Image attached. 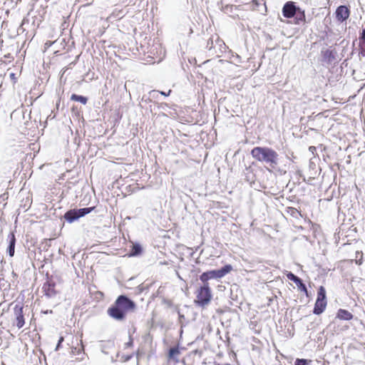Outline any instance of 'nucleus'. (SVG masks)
<instances>
[{"label":"nucleus","mask_w":365,"mask_h":365,"mask_svg":"<svg viewBox=\"0 0 365 365\" xmlns=\"http://www.w3.org/2000/svg\"><path fill=\"white\" fill-rule=\"evenodd\" d=\"M83 349H84L83 345L82 344V341H81L80 344H77V346L72 347L71 353L73 355H76V356L83 355L84 354Z\"/></svg>","instance_id":"obj_14"},{"label":"nucleus","mask_w":365,"mask_h":365,"mask_svg":"<svg viewBox=\"0 0 365 365\" xmlns=\"http://www.w3.org/2000/svg\"><path fill=\"white\" fill-rule=\"evenodd\" d=\"M309 362H311V361L304 359H297L295 361L294 365H307Z\"/></svg>","instance_id":"obj_22"},{"label":"nucleus","mask_w":365,"mask_h":365,"mask_svg":"<svg viewBox=\"0 0 365 365\" xmlns=\"http://www.w3.org/2000/svg\"><path fill=\"white\" fill-rule=\"evenodd\" d=\"M297 10L298 9L295 6L294 2L288 1L284 5L282 13L284 17L292 18L295 16Z\"/></svg>","instance_id":"obj_6"},{"label":"nucleus","mask_w":365,"mask_h":365,"mask_svg":"<svg viewBox=\"0 0 365 365\" xmlns=\"http://www.w3.org/2000/svg\"><path fill=\"white\" fill-rule=\"evenodd\" d=\"M236 58L237 59V61H236L237 63H240V57L238 56V55H236Z\"/></svg>","instance_id":"obj_30"},{"label":"nucleus","mask_w":365,"mask_h":365,"mask_svg":"<svg viewBox=\"0 0 365 365\" xmlns=\"http://www.w3.org/2000/svg\"><path fill=\"white\" fill-rule=\"evenodd\" d=\"M142 252V248L140 245L135 244L133 245L130 256H137L139 255Z\"/></svg>","instance_id":"obj_16"},{"label":"nucleus","mask_w":365,"mask_h":365,"mask_svg":"<svg viewBox=\"0 0 365 365\" xmlns=\"http://www.w3.org/2000/svg\"><path fill=\"white\" fill-rule=\"evenodd\" d=\"M207 48L209 51H212V49H215L214 39L212 37L210 38V39H208L207 43Z\"/></svg>","instance_id":"obj_24"},{"label":"nucleus","mask_w":365,"mask_h":365,"mask_svg":"<svg viewBox=\"0 0 365 365\" xmlns=\"http://www.w3.org/2000/svg\"><path fill=\"white\" fill-rule=\"evenodd\" d=\"M356 263H358L359 264H361L362 263L361 258L359 261H356Z\"/></svg>","instance_id":"obj_32"},{"label":"nucleus","mask_w":365,"mask_h":365,"mask_svg":"<svg viewBox=\"0 0 365 365\" xmlns=\"http://www.w3.org/2000/svg\"><path fill=\"white\" fill-rule=\"evenodd\" d=\"M63 341V336H61L59 340H58V342L57 344V346L56 347V351L58 350L60 346H61V343Z\"/></svg>","instance_id":"obj_27"},{"label":"nucleus","mask_w":365,"mask_h":365,"mask_svg":"<svg viewBox=\"0 0 365 365\" xmlns=\"http://www.w3.org/2000/svg\"><path fill=\"white\" fill-rule=\"evenodd\" d=\"M359 56L365 57V43L359 42Z\"/></svg>","instance_id":"obj_23"},{"label":"nucleus","mask_w":365,"mask_h":365,"mask_svg":"<svg viewBox=\"0 0 365 365\" xmlns=\"http://www.w3.org/2000/svg\"><path fill=\"white\" fill-rule=\"evenodd\" d=\"M180 351L178 348L173 347L171 348L169 351V358L175 359V356H178Z\"/></svg>","instance_id":"obj_20"},{"label":"nucleus","mask_w":365,"mask_h":365,"mask_svg":"<svg viewBox=\"0 0 365 365\" xmlns=\"http://www.w3.org/2000/svg\"><path fill=\"white\" fill-rule=\"evenodd\" d=\"M215 43L220 46V49L222 48V47H224V48L226 47L224 41L222 40H221L218 36H216V39L215 40Z\"/></svg>","instance_id":"obj_25"},{"label":"nucleus","mask_w":365,"mask_h":365,"mask_svg":"<svg viewBox=\"0 0 365 365\" xmlns=\"http://www.w3.org/2000/svg\"><path fill=\"white\" fill-rule=\"evenodd\" d=\"M14 312L16 314V327L20 329L23 327L25 324L24 314H23V307L16 306L14 308Z\"/></svg>","instance_id":"obj_9"},{"label":"nucleus","mask_w":365,"mask_h":365,"mask_svg":"<svg viewBox=\"0 0 365 365\" xmlns=\"http://www.w3.org/2000/svg\"><path fill=\"white\" fill-rule=\"evenodd\" d=\"M349 14V9L346 6H339L336 10V17L341 22L346 20Z\"/></svg>","instance_id":"obj_7"},{"label":"nucleus","mask_w":365,"mask_h":365,"mask_svg":"<svg viewBox=\"0 0 365 365\" xmlns=\"http://www.w3.org/2000/svg\"><path fill=\"white\" fill-rule=\"evenodd\" d=\"M326 307H327V301L317 299L315 304H314V311H313L314 314H322L324 311Z\"/></svg>","instance_id":"obj_12"},{"label":"nucleus","mask_w":365,"mask_h":365,"mask_svg":"<svg viewBox=\"0 0 365 365\" xmlns=\"http://www.w3.org/2000/svg\"><path fill=\"white\" fill-rule=\"evenodd\" d=\"M54 287H55V284L53 282H51L49 281H48L43 284V290L46 297H53L56 295V292Z\"/></svg>","instance_id":"obj_10"},{"label":"nucleus","mask_w":365,"mask_h":365,"mask_svg":"<svg viewBox=\"0 0 365 365\" xmlns=\"http://www.w3.org/2000/svg\"><path fill=\"white\" fill-rule=\"evenodd\" d=\"M359 255L361 257V258L362 257V252H356V257H359Z\"/></svg>","instance_id":"obj_29"},{"label":"nucleus","mask_w":365,"mask_h":365,"mask_svg":"<svg viewBox=\"0 0 365 365\" xmlns=\"http://www.w3.org/2000/svg\"><path fill=\"white\" fill-rule=\"evenodd\" d=\"M309 150L312 153L314 154V152L316 151V148L314 146H310L309 148Z\"/></svg>","instance_id":"obj_28"},{"label":"nucleus","mask_w":365,"mask_h":365,"mask_svg":"<svg viewBox=\"0 0 365 365\" xmlns=\"http://www.w3.org/2000/svg\"><path fill=\"white\" fill-rule=\"evenodd\" d=\"M94 208V207H91L70 210L65 213L64 218L67 222L71 223L80 217L90 213Z\"/></svg>","instance_id":"obj_5"},{"label":"nucleus","mask_w":365,"mask_h":365,"mask_svg":"<svg viewBox=\"0 0 365 365\" xmlns=\"http://www.w3.org/2000/svg\"><path fill=\"white\" fill-rule=\"evenodd\" d=\"M7 240L9 241V246L7 248V252L10 257H13L15 252V244H16V237L13 232L9 234Z\"/></svg>","instance_id":"obj_11"},{"label":"nucleus","mask_w":365,"mask_h":365,"mask_svg":"<svg viewBox=\"0 0 365 365\" xmlns=\"http://www.w3.org/2000/svg\"><path fill=\"white\" fill-rule=\"evenodd\" d=\"M135 308V304L126 296L120 295L118 297L114 304L108 309V314L112 318L120 321L123 320L125 314L133 311Z\"/></svg>","instance_id":"obj_1"},{"label":"nucleus","mask_w":365,"mask_h":365,"mask_svg":"<svg viewBox=\"0 0 365 365\" xmlns=\"http://www.w3.org/2000/svg\"><path fill=\"white\" fill-rule=\"evenodd\" d=\"M336 317L341 320L349 321L352 319L353 314L346 309H340L338 310Z\"/></svg>","instance_id":"obj_13"},{"label":"nucleus","mask_w":365,"mask_h":365,"mask_svg":"<svg viewBox=\"0 0 365 365\" xmlns=\"http://www.w3.org/2000/svg\"><path fill=\"white\" fill-rule=\"evenodd\" d=\"M317 299H321L323 301H327L326 299V290L324 287L321 286L319 289L318 293H317Z\"/></svg>","instance_id":"obj_17"},{"label":"nucleus","mask_w":365,"mask_h":365,"mask_svg":"<svg viewBox=\"0 0 365 365\" xmlns=\"http://www.w3.org/2000/svg\"><path fill=\"white\" fill-rule=\"evenodd\" d=\"M359 42L365 43V29H363L362 32L359 36Z\"/></svg>","instance_id":"obj_26"},{"label":"nucleus","mask_w":365,"mask_h":365,"mask_svg":"<svg viewBox=\"0 0 365 365\" xmlns=\"http://www.w3.org/2000/svg\"><path fill=\"white\" fill-rule=\"evenodd\" d=\"M77 359H83V357L82 356H78Z\"/></svg>","instance_id":"obj_33"},{"label":"nucleus","mask_w":365,"mask_h":365,"mask_svg":"<svg viewBox=\"0 0 365 365\" xmlns=\"http://www.w3.org/2000/svg\"><path fill=\"white\" fill-rule=\"evenodd\" d=\"M172 92L171 90H169L168 93L163 92V91H152L149 93V95L152 98H156L158 95V93H160L163 96H170V93Z\"/></svg>","instance_id":"obj_18"},{"label":"nucleus","mask_w":365,"mask_h":365,"mask_svg":"<svg viewBox=\"0 0 365 365\" xmlns=\"http://www.w3.org/2000/svg\"><path fill=\"white\" fill-rule=\"evenodd\" d=\"M71 100L74 101L81 102L83 104H86L88 99L87 98L83 96H78L77 94H72L71 96Z\"/></svg>","instance_id":"obj_15"},{"label":"nucleus","mask_w":365,"mask_h":365,"mask_svg":"<svg viewBox=\"0 0 365 365\" xmlns=\"http://www.w3.org/2000/svg\"><path fill=\"white\" fill-rule=\"evenodd\" d=\"M232 269V267L230 264H227L224 266L222 268L217 270H211L208 272H203L200 276V279L203 282V284H209L207 281L211 279H220L225 277L227 274L230 272Z\"/></svg>","instance_id":"obj_3"},{"label":"nucleus","mask_w":365,"mask_h":365,"mask_svg":"<svg viewBox=\"0 0 365 365\" xmlns=\"http://www.w3.org/2000/svg\"><path fill=\"white\" fill-rule=\"evenodd\" d=\"M251 155L256 160L268 165L271 169H276L278 161V153L269 147H255L251 150Z\"/></svg>","instance_id":"obj_2"},{"label":"nucleus","mask_w":365,"mask_h":365,"mask_svg":"<svg viewBox=\"0 0 365 365\" xmlns=\"http://www.w3.org/2000/svg\"><path fill=\"white\" fill-rule=\"evenodd\" d=\"M295 15H296L295 19H296L297 24H300L301 22L304 21V20H305L304 14V12L300 11L299 9H298V12L297 11Z\"/></svg>","instance_id":"obj_19"},{"label":"nucleus","mask_w":365,"mask_h":365,"mask_svg":"<svg viewBox=\"0 0 365 365\" xmlns=\"http://www.w3.org/2000/svg\"><path fill=\"white\" fill-rule=\"evenodd\" d=\"M10 76H11V78H15V74L12 73L10 74Z\"/></svg>","instance_id":"obj_31"},{"label":"nucleus","mask_w":365,"mask_h":365,"mask_svg":"<svg viewBox=\"0 0 365 365\" xmlns=\"http://www.w3.org/2000/svg\"><path fill=\"white\" fill-rule=\"evenodd\" d=\"M287 277L289 279L293 281L298 287L299 289L301 291V292H304L307 295L308 294V292H307V287L306 285L302 282V279L300 278H299L298 277H297L296 275H294L293 273L292 272H289L287 274Z\"/></svg>","instance_id":"obj_8"},{"label":"nucleus","mask_w":365,"mask_h":365,"mask_svg":"<svg viewBox=\"0 0 365 365\" xmlns=\"http://www.w3.org/2000/svg\"><path fill=\"white\" fill-rule=\"evenodd\" d=\"M212 297V292L209 284H203L197 291L195 302L201 307H205L210 302Z\"/></svg>","instance_id":"obj_4"},{"label":"nucleus","mask_w":365,"mask_h":365,"mask_svg":"<svg viewBox=\"0 0 365 365\" xmlns=\"http://www.w3.org/2000/svg\"><path fill=\"white\" fill-rule=\"evenodd\" d=\"M324 57L327 58L329 62H331L334 58V54L331 51L327 50L324 53Z\"/></svg>","instance_id":"obj_21"}]
</instances>
